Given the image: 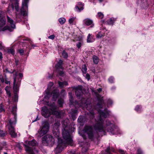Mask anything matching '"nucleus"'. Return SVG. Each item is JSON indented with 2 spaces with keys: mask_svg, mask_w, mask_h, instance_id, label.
Returning <instances> with one entry per match:
<instances>
[{
  "mask_svg": "<svg viewBox=\"0 0 154 154\" xmlns=\"http://www.w3.org/2000/svg\"><path fill=\"white\" fill-rule=\"evenodd\" d=\"M53 132L54 135L57 138L58 140L57 146L54 151L56 153H58L61 152L64 147L66 146V145H72L73 141L72 137L68 131H63L62 135L63 139V140L59 137V132L58 129L55 130L53 128Z\"/></svg>",
  "mask_w": 154,
  "mask_h": 154,
  "instance_id": "f257e3e1",
  "label": "nucleus"
},
{
  "mask_svg": "<svg viewBox=\"0 0 154 154\" xmlns=\"http://www.w3.org/2000/svg\"><path fill=\"white\" fill-rule=\"evenodd\" d=\"M100 115V116L97 118L95 119L96 123L94 125L95 130L99 132H103L104 133V128L103 126V120L102 117L106 118L109 116L110 112L105 110L104 112L99 110L98 111Z\"/></svg>",
  "mask_w": 154,
  "mask_h": 154,
  "instance_id": "f03ea898",
  "label": "nucleus"
},
{
  "mask_svg": "<svg viewBox=\"0 0 154 154\" xmlns=\"http://www.w3.org/2000/svg\"><path fill=\"white\" fill-rule=\"evenodd\" d=\"M57 108L55 105L51 106L49 109L45 106L43 107L42 108V114L45 118H48L51 115H54L58 118H61L63 112L62 111L57 110Z\"/></svg>",
  "mask_w": 154,
  "mask_h": 154,
  "instance_id": "7ed1b4c3",
  "label": "nucleus"
},
{
  "mask_svg": "<svg viewBox=\"0 0 154 154\" xmlns=\"http://www.w3.org/2000/svg\"><path fill=\"white\" fill-rule=\"evenodd\" d=\"M28 1V0H23L20 11H17L16 12V20L17 22L21 21L24 17L27 15Z\"/></svg>",
  "mask_w": 154,
  "mask_h": 154,
  "instance_id": "20e7f679",
  "label": "nucleus"
},
{
  "mask_svg": "<svg viewBox=\"0 0 154 154\" xmlns=\"http://www.w3.org/2000/svg\"><path fill=\"white\" fill-rule=\"evenodd\" d=\"M16 108L15 107H14L12 109V113L14 115V119L9 120V126L8 127V129L10 134L12 137H16L17 136V134L15 132L14 128L13 126L15 125L17 122V115L16 113Z\"/></svg>",
  "mask_w": 154,
  "mask_h": 154,
  "instance_id": "39448f33",
  "label": "nucleus"
},
{
  "mask_svg": "<svg viewBox=\"0 0 154 154\" xmlns=\"http://www.w3.org/2000/svg\"><path fill=\"white\" fill-rule=\"evenodd\" d=\"M83 131L84 133L87 135L88 138L91 140L97 137V133L92 126L85 125Z\"/></svg>",
  "mask_w": 154,
  "mask_h": 154,
  "instance_id": "423d86ee",
  "label": "nucleus"
},
{
  "mask_svg": "<svg viewBox=\"0 0 154 154\" xmlns=\"http://www.w3.org/2000/svg\"><path fill=\"white\" fill-rule=\"evenodd\" d=\"M49 124L46 121L44 122L42 124V126L40 128L36 134L37 136L41 137L46 134L49 130Z\"/></svg>",
  "mask_w": 154,
  "mask_h": 154,
  "instance_id": "0eeeda50",
  "label": "nucleus"
},
{
  "mask_svg": "<svg viewBox=\"0 0 154 154\" xmlns=\"http://www.w3.org/2000/svg\"><path fill=\"white\" fill-rule=\"evenodd\" d=\"M28 145L24 144V145L26 151L29 154H35V153H38L37 150H34L31 146H36L37 144V142L35 140H33L31 141L28 142Z\"/></svg>",
  "mask_w": 154,
  "mask_h": 154,
  "instance_id": "6e6552de",
  "label": "nucleus"
},
{
  "mask_svg": "<svg viewBox=\"0 0 154 154\" xmlns=\"http://www.w3.org/2000/svg\"><path fill=\"white\" fill-rule=\"evenodd\" d=\"M42 142L45 145L52 146L55 143V140L51 135L47 134L42 138Z\"/></svg>",
  "mask_w": 154,
  "mask_h": 154,
  "instance_id": "1a4fd4ad",
  "label": "nucleus"
},
{
  "mask_svg": "<svg viewBox=\"0 0 154 154\" xmlns=\"http://www.w3.org/2000/svg\"><path fill=\"white\" fill-rule=\"evenodd\" d=\"M7 21L9 23L11 27L8 26H6L3 28L2 31H4L8 30L10 32L12 31L13 30L15 29V25L13 20L8 16H7Z\"/></svg>",
  "mask_w": 154,
  "mask_h": 154,
  "instance_id": "9d476101",
  "label": "nucleus"
},
{
  "mask_svg": "<svg viewBox=\"0 0 154 154\" xmlns=\"http://www.w3.org/2000/svg\"><path fill=\"white\" fill-rule=\"evenodd\" d=\"M82 86H79L75 88L74 89L75 90V95L77 97H78L79 99L84 98L82 97L83 92L82 90Z\"/></svg>",
  "mask_w": 154,
  "mask_h": 154,
  "instance_id": "9b49d317",
  "label": "nucleus"
},
{
  "mask_svg": "<svg viewBox=\"0 0 154 154\" xmlns=\"http://www.w3.org/2000/svg\"><path fill=\"white\" fill-rule=\"evenodd\" d=\"M52 95L53 100L56 101L59 95V92L58 90L55 89L51 93L50 92V95H48V97H45V98H49L51 95Z\"/></svg>",
  "mask_w": 154,
  "mask_h": 154,
  "instance_id": "f8f14e48",
  "label": "nucleus"
},
{
  "mask_svg": "<svg viewBox=\"0 0 154 154\" xmlns=\"http://www.w3.org/2000/svg\"><path fill=\"white\" fill-rule=\"evenodd\" d=\"M80 106L85 107L88 109V107L91 105V103L89 101V99L83 98L81 101Z\"/></svg>",
  "mask_w": 154,
  "mask_h": 154,
  "instance_id": "ddd939ff",
  "label": "nucleus"
},
{
  "mask_svg": "<svg viewBox=\"0 0 154 154\" xmlns=\"http://www.w3.org/2000/svg\"><path fill=\"white\" fill-rule=\"evenodd\" d=\"M17 75V73H16L15 74L14 76V79L13 82V89L15 91H17L18 90V85L19 84V82H17L16 83V77Z\"/></svg>",
  "mask_w": 154,
  "mask_h": 154,
  "instance_id": "4468645a",
  "label": "nucleus"
},
{
  "mask_svg": "<svg viewBox=\"0 0 154 154\" xmlns=\"http://www.w3.org/2000/svg\"><path fill=\"white\" fill-rule=\"evenodd\" d=\"M84 4L81 2H79L78 3L77 5L75 7V11H77L80 12L83 9Z\"/></svg>",
  "mask_w": 154,
  "mask_h": 154,
  "instance_id": "2eb2a0df",
  "label": "nucleus"
},
{
  "mask_svg": "<svg viewBox=\"0 0 154 154\" xmlns=\"http://www.w3.org/2000/svg\"><path fill=\"white\" fill-rule=\"evenodd\" d=\"M62 125L64 128L63 130L68 131L67 129V127L69 125V121L68 119H66L64 120L62 122Z\"/></svg>",
  "mask_w": 154,
  "mask_h": 154,
  "instance_id": "dca6fc26",
  "label": "nucleus"
},
{
  "mask_svg": "<svg viewBox=\"0 0 154 154\" xmlns=\"http://www.w3.org/2000/svg\"><path fill=\"white\" fill-rule=\"evenodd\" d=\"M95 38L94 35H92L90 34H89L87 37V41L88 43L92 42L94 41Z\"/></svg>",
  "mask_w": 154,
  "mask_h": 154,
  "instance_id": "f3484780",
  "label": "nucleus"
},
{
  "mask_svg": "<svg viewBox=\"0 0 154 154\" xmlns=\"http://www.w3.org/2000/svg\"><path fill=\"white\" fill-rule=\"evenodd\" d=\"M54 85L53 83L52 82H50L48 85L47 89L46 92V97H48V95H50V92L51 91V87Z\"/></svg>",
  "mask_w": 154,
  "mask_h": 154,
  "instance_id": "a211bd4d",
  "label": "nucleus"
},
{
  "mask_svg": "<svg viewBox=\"0 0 154 154\" xmlns=\"http://www.w3.org/2000/svg\"><path fill=\"white\" fill-rule=\"evenodd\" d=\"M83 22L84 24L86 25L89 26L92 24L93 22L91 20L88 18H87L84 20Z\"/></svg>",
  "mask_w": 154,
  "mask_h": 154,
  "instance_id": "6ab92c4d",
  "label": "nucleus"
},
{
  "mask_svg": "<svg viewBox=\"0 0 154 154\" xmlns=\"http://www.w3.org/2000/svg\"><path fill=\"white\" fill-rule=\"evenodd\" d=\"M104 104V102L103 100V97L100 99H98V102L97 104V106L100 108H102L103 107V104Z\"/></svg>",
  "mask_w": 154,
  "mask_h": 154,
  "instance_id": "aec40b11",
  "label": "nucleus"
},
{
  "mask_svg": "<svg viewBox=\"0 0 154 154\" xmlns=\"http://www.w3.org/2000/svg\"><path fill=\"white\" fill-rule=\"evenodd\" d=\"M63 61L61 60H60L56 66V68L57 69H63L62 64L63 63Z\"/></svg>",
  "mask_w": 154,
  "mask_h": 154,
  "instance_id": "412c9836",
  "label": "nucleus"
},
{
  "mask_svg": "<svg viewBox=\"0 0 154 154\" xmlns=\"http://www.w3.org/2000/svg\"><path fill=\"white\" fill-rule=\"evenodd\" d=\"M14 6H15V9L16 11H19V3L17 1L16 2L14 5L13 4H12L11 6L13 10L14 9Z\"/></svg>",
  "mask_w": 154,
  "mask_h": 154,
  "instance_id": "4be33fe9",
  "label": "nucleus"
},
{
  "mask_svg": "<svg viewBox=\"0 0 154 154\" xmlns=\"http://www.w3.org/2000/svg\"><path fill=\"white\" fill-rule=\"evenodd\" d=\"M116 20V19L112 17L107 21V23L109 25H112L114 23V22Z\"/></svg>",
  "mask_w": 154,
  "mask_h": 154,
  "instance_id": "5701e85b",
  "label": "nucleus"
},
{
  "mask_svg": "<svg viewBox=\"0 0 154 154\" xmlns=\"http://www.w3.org/2000/svg\"><path fill=\"white\" fill-rule=\"evenodd\" d=\"M58 84L59 86L61 88H63L65 86L68 85V83L66 81H64L63 82H58Z\"/></svg>",
  "mask_w": 154,
  "mask_h": 154,
  "instance_id": "b1692460",
  "label": "nucleus"
},
{
  "mask_svg": "<svg viewBox=\"0 0 154 154\" xmlns=\"http://www.w3.org/2000/svg\"><path fill=\"white\" fill-rule=\"evenodd\" d=\"M105 36V33L101 32H99L96 35V37L97 38H101Z\"/></svg>",
  "mask_w": 154,
  "mask_h": 154,
  "instance_id": "393cba45",
  "label": "nucleus"
},
{
  "mask_svg": "<svg viewBox=\"0 0 154 154\" xmlns=\"http://www.w3.org/2000/svg\"><path fill=\"white\" fill-rule=\"evenodd\" d=\"M19 89V87L18 86V90L17 91H15L14 90V98L13 99L14 101L16 102L17 101L18 98V96L17 94V92L18 91Z\"/></svg>",
  "mask_w": 154,
  "mask_h": 154,
  "instance_id": "a878e982",
  "label": "nucleus"
},
{
  "mask_svg": "<svg viewBox=\"0 0 154 154\" xmlns=\"http://www.w3.org/2000/svg\"><path fill=\"white\" fill-rule=\"evenodd\" d=\"M93 58L94 63L95 64H97L99 62L98 58L96 56H94Z\"/></svg>",
  "mask_w": 154,
  "mask_h": 154,
  "instance_id": "bb28decb",
  "label": "nucleus"
},
{
  "mask_svg": "<svg viewBox=\"0 0 154 154\" xmlns=\"http://www.w3.org/2000/svg\"><path fill=\"white\" fill-rule=\"evenodd\" d=\"M142 106L141 105H137L135 108V110L137 112H141Z\"/></svg>",
  "mask_w": 154,
  "mask_h": 154,
  "instance_id": "cd10ccee",
  "label": "nucleus"
},
{
  "mask_svg": "<svg viewBox=\"0 0 154 154\" xmlns=\"http://www.w3.org/2000/svg\"><path fill=\"white\" fill-rule=\"evenodd\" d=\"M59 21L61 24H63L65 23L66 20L64 18H60L59 19Z\"/></svg>",
  "mask_w": 154,
  "mask_h": 154,
  "instance_id": "c85d7f7f",
  "label": "nucleus"
},
{
  "mask_svg": "<svg viewBox=\"0 0 154 154\" xmlns=\"http://www.w3.org/2000/svg\"><path fill=\"white\" fill-rule=\"evenodd\" d=\"M62 55L64 58H67L68 56L67 53L65 50L63 51L62 53Z\"/></svg>",
  "mask_w": 154,
  "mask_h": 154,
  "instance_id": "c756f323",
  "label": "nucleus"
},
{
  "mask_svg": "<svg viewBox=\"0 0 154 154\" xmlns=\"http://www.w3.org/2000/svg\"><path fill=\"white\" fill-rule=\"evenodd\" d=\"M63 100L62 99H60L58 100V103L60 107H61L63 106Z\"/></svg>",
  "mask_w": 154,
  "mask_h": 154,
  "instance_id": "7c9ffc66",
  "label": "nucleus"
},
{
  "mask_svg": "<svg viewBox=\"0 0 154 154\" xmlns=\"http://www.w3.org/2000/svg\"><path fill=\"white\" fill-rule=\"evenodd\" d=\"M8 88H9L7 86L5 88V90L7 94L8 95L9 97H10L11 96V94L10 91L8 90Z\"/></svg>",
  "mask_w": 154,
  "mask_h": 154,
  "instance_id": "2f4dec72",
  "label": "nucleus"
},
{
  "mask_svg": "<svg viewBox=\"0 0 154 154\" xmlns=\"http://www.w3.org/2000/svg\"><path fill=\"white\" fill-rule=\"evenodd\" d=\"M97 16L100 19H102L103 18L104 15L102 13L99 12L97 14Z\"/></svg>",
  "mask_w": 154,
  "mask_h": 154,
  "instance_id": "473e14b6",
  "label": "nucleus"
},
{
  "mask_svg": "<svg viewBox=\"0 0 154 154\" xmlns=\"http://www.w3.org/2000/svg\"><path fill=\"white\" fill-rule=\"evenodd\" d=\"M60 125V123L58 122H57L55 123L54 124V128H53L55 129H57L58 128L59 126Z\"/></svg>",
  "mask_w": 154,
  "mask_h": 154,
  "instance_id": "72a5a7b5",
  "label": "nucleus"
},
{
  "mask_svg": "<svg viewBox=\"0 0 154 154\" xmlns=\"http://www.w3.org/2000/svg\"><path fill=\"white\" fill-rule=\"evenodd\" d=\"M5 17V13L0 11V19L4 18Z\"/></svg>",
  "mask_w": 154,
  "mask_h": 154,
  "instance_id": "f704fd0d",
  "label": "nucleus"
},
{
  "mask_svg": "<svg viewBox=\"0 0 154 154\" xmlns=\"http://www.w3.org/2000/svg\"><path fill=\"white\" fill-rule=\"evenodd\" d=\"M7 134L6 132H4L0 129V137H3Z\"/></svg>",
  "mask_w": 154,
  "mask_h": 154,
  "instance_id": "c9c22d12",
  "label": "nucleus"
},
{
  "mask_svg": "<svg viewBox=\"0 0 154 154\" xmlns=\"http://www.w3.org/2000/svg\"><path fill=\"white\" fill-rule=\"evenodd\" d=\"M8 52L9 53L14 55L15 53L14 49L13 48H10L8 50Z\"/></svg>",
  "mask_w": 154,
  "mask_h": 154,
  "instance_id": "e433bc0d",
  "label": "nucleus"
},
{
  "mask_svg": "<svg viewBox=\"0 0 154 154\" xmlns=\"http://www.w3.org/2000/svg\"><path fill=\"white\" fill-rule=\"evenodd\" d=\"M94 113L93 112H90L89 115L91 119H93L94 117Z\"/></svg>",
  "mask_w": 154,
  "mask_h": 154,
  "instance_id": "4c0bfd02",
  "label": "nucleus"
},
{
  "mask_svg": "<svg viewBox=\"0 0 154 154\" xmlns=\"http://www.w3.org/2000/svg\"><path fill=\"white\" fill-rule=\"evenodd\" d=\"M82 71L83 73H86L87 71V68L85 65H84V67H82Z\"/></svg>",
  "mask_w": 154,
  "mask_h": 154,
  "instance_id": "58836bf2",
  "label": "nucleus"
},
{
  "mask_svg": "<svg viewBox=\"0 0 154 154\" xmlns=\"http://www.w3.org/2000/svg\"><path fill=\"white\" fill-rule=\"evenodd\" d=\"M105 151L107 154H110V148L109 146L105 150Z\"/></svg>",
  "mask_w": 154,
  "mask_h": 154,
  "instance_id": "ea45409f",
  "label": "nucleus"
},
{
  "mask_svg": "<svg viewBox=\"0 0 154 154\" xmlns=\"http://www.w3.org/2000/svg\"><path fill=\"white\" fill-rule=\"evenodd\" d=\"M74 20L75 18L73 17L70 19L69 20V23H70V24L72 23L74 21Z\"/></svg>",
  "mask_w": 154,
  "mask_h": 154,
  "instance_id": "a19ab883",
  "label": "nucleus"
},
{
  "mask_svg": "<svg viewBox=\"0 0 154 154\" xmlns=\"http://www.w3.org/2000/svg\"><path fill=\"white\" fill-rule=\"evenodd\" d=\"M113 80L114 78L112 77H111L109 79V82L111 83H112L113 82Z\"/></svg>",
  "mask_w": 154,
  "mask_h": 154,
  "instance_id": "79ce46f5",
  "label": "nucleus"
},
{
  "mask_svg": "<svg viewBox=\"0 0 154 154\" xmlns=\"http://www.w3.org/2000/svg\"><path fill=\"white\" fill-rule=\"evenodd\" d=\"M112 101L111 100L109 99L108 100L107 104L108 105H111L112 104Z\"/></svg>",
  "mask_w": 154,
  "mask_h": 154,
  "instance_id": "37998d69",
  "label": "nucleus"
},
{
  "mask_svg": "<svg viewBox=\"0 0 154 154\" xmlns=\"http://www.w3.org/2000/svg\"><path fill=\"white\" fill-rule=\"evenodd\" d=\"M82 45V43L81 42H79L78 44H77L76 46L77 48H80Z\"/></svg>",
  "mask_w": 154,
  "mask_h": 154,
  "instance_id": "c03bdc74",
  "label": "nucleus"
},
{
  "mask_svg": "<svg viewBox=\"0 0 154 154\" xmlns=\"http://www.w3.org/2000/svg\"><path fill=\"white\" fill-rule=\"evenodd\" d=\"M19 52L20 54L21 55H23L24 51L23 49H20L19 50Z\"/></svg>",
  "mask_w": 154,
  "mask_h": 154,
  "instance_id": "a18cd8bd",
  "label": "nucleus"
},
{
  "mask_svg": "<svg viewBox=\"0 0 154 154\" xmlns=\"http://www.w3.org/2000/svg\"><path fill=\"white\" fill-rule=\"evenodd\" d=\"M55 36L54 35H51L50 36H49L48 38H49L51 39H54V38Z\"/></svg>",
  "mask_w": 154,
  "mask_h": 154,
  "instance_id": "49530a36",
  "label": "nucleus"
},
{
  "mask_svg": "<svg viewBox=\"0 0 154 154\" xmlns=\"http://www.w3.org/2000/svg\"><path fill=\"white\" fill-rule=\"evenodd\" d=\"M0 79L1 81L3 83L5 82V80L3 78V76L2 75H0Z\"/></svg>",
  "mask_w": 154,
  "mask_h": 154,
  "instance_id": "de8ad7c7",
  "label": "nucleus"
},
{
  "mask_svg": "<svg viewBox=\"0 0 154 154\" xmlns=\"http://www.w3.org/2000/svg\"><path fill=\"white\" fill-rule=\"evenodd\" d=\"M106 124L107 126H109L111 124L110 121L108 120H107L106 121Z\"/></svg>",
  "mask_w": 154,
  "mask_h": 154,
  "instance_id": "09e8293b",
  "label": "nucleus"
},
{
  "mask_svg": "<svg viewBox=\"0 0 154 154\" xmlns=\"http://www.w3.org/2000/svg\"><path fill=\"white\" fill-rule=\"evenodd\" d=\"M137 154H143V152L142 150L140 149H138L137 151Z\"/></svg>",
  "mask_w": 154,
  "mask_h": 154,
  "instance_id": "8fccbe9b",
  "label": "nucleus"
},
{
  "mask_svg": "<svg viewBox=\"0 0 154 154\" xmlns=\"http://www.w3.org/2000/svg\"><path fill=\"white\" fill-rule=\"evenodd\" d=\"M69 100L71 104H72L73 103V98L72 97L69 98Z\"/></svg>",
  "mask_w": 154,
  "mask_h": 154,
  "instance_id": "3c124183",
  "label": "nucleus"
},
{
  "mask_svg": "<svg viewBox=\"0 0 154 154\" xmlns=\"http://www.w3.org/2000/svg\"><path fill=\"white\" fill-rule=\"evenodd\" d=\"M119 152L121 153V154H125V152L122 149H120L119 150Z\"/></svg>",
  "mask_w": 154,
  "mask_h": 154,
  "instance_id": "603ef678",
  "label": "nucleus"
},
{
  "mask_svg": "<svg viewBox=\"0 0 154 154\" xmlns=\"http://www.w3.org/2000/svg\"><path fill=\"white\" fill-rule=\"evenodd\" d=\"M90 75H89V74H86L85 77L86 79H88V80H89L90 79Z\"/></svg>",
  "mask_w": 154,
  "mask_h": 154,
  "instance_id": "864d4df0",
  "label": "nucleus"
},
{
  "mask_svg": "<svg viewBox=\"0 0 154 154\" xmlns=\"http://www.w3.org/2000/svg\"><path fill=\"white\" fill-rule=\"evenodd\" d=\"M4 48V47L2 45V42H0V50Z\"/></svg>",
  "mask_w": 154,
  "mask_h": 154,
  "instance_id": "5fc2aeb1",
  "label": "nucleus"
},
{
  "mask_svg": "<svg viewBox=\"0 0 154 154\" xmlns=\"http://www.w3.org/2000/svg\"><path fill=\"white\" fill-rule=\"evenodd\" d=\"M69 154H75V152L73 150H70L69 151Z\"/></svg>",
  "mask_w": 154,
  "mask_h": 154,
  "instance_id": "6e6d98bb",
  "label": "nucleus"
},
{
  "mask_svg": "<svg viewBox=\"0 0 154 154\" xmlns=\"http://www.w3.org/2000/svg\"><path fill=\"white\" fill-rule=\"evenodd\" d=\"M5 70L6 71V72L10 73H13L15 71V70H14L12 72H11L9 71H8V69H6Z\"/></svg>",
  "mask_w": 154,
  "mask_h": 154,
  "instance_id": "4d7b16f0",
  "label": "nucleus"
},
{
  "mask_svg": "<svg viewBox=\"0 0 154 154\" xmlns=\"http://www.w3.org/2000/svg\"><path fill=\"white\" fill-rule=\"evenodd\" d=\"M59 73L60 76H62L63 74V72L62 71H60L59 72Z\"/></svg>",
  "mask_w": 154,
  "mask_h": 154,
  "instance_id": "13d9d810",
  "label": "nucleus"
},
{
  "mask_svg": "<svg viewBox=\"0 0 154 154\" xmlns=\"http://www.w3.org/2000/svg\"><path fill=\"white\" fill-rule=\"evenodd\" d=\"M2 58L3 57L2 53L1 52H0V60H2Z\"/></svg>",
  "mask_w": 154,
  "mask_h": 154,
  "instance_id": "bf43d9fd",
  "label": "nucleus"
},
{
  "mask_svg": "<svg viewBox=\"0 0 154 154\" xmlns=\"http://www.w3.org/2000/svg\"><path fill=\"white\" fill-rule=\"evenodd\" d=\"M69 98H71V97L72 98V97H73L72 95V94L71 92H69Z\"/></svg>",
  "mask_w": 154,
  "mask_h": 154,
  "instance_id": "052dcab7",
  "label": "nucleus"
},
{
  "mask_svg": "<svg viewBox=\"0 0 154 154\" xmlns=\"http://www.w3.org/2000/svg\"><path fill=\"white\" fill-rule=\"evenodd\" d=\"M5 83L6 84H10V81H7L6 80H5Z\"/></svg>",
  "mask_w": 154,
  "mask_h": 154,
  "instance_id": "680f3d73",
  "label": "nucleus"
},
{
  "mask_svg": "<svg viewBox=\"0 0 154 154\" xmlns=\"http://www.w3.org/2000/svg\"><path fill=\"white\" fill-rule=\"evenodd\" d=\"M19 76L20 77H22L23 76V74L21 73H20L19 74Z\"/></svg>",
  "mask_w": 154,
  "mask_h": 154,
  "instance_id": "e2e57ef3",
  "label": "nucleus"
},
{
  "mask_svg": "<svg viewBox=\"0 0 154 154\" xmlns=\"http://www.w3.org/2000/svg\"><path fill=\"white\" fill-rule=\"evenodd\" d=\"M18 60H16L15 61V63H16V65H18Z\"/></svg>",
  "mask_w": 154,
  "mask_h": 154,
  "instance_id": "0e129e2a",
  "label": "nucleus"
},
{
  "mask_svg": "<svg viewBox=\"0 0 154 154\" xmlns=\"http://www.w3.org/2000/svg\"><path fill=\"white\" fill-rule=\"evenodd\" d=\"M102 90V89L101 88H100L99 89H98V91L100 92V91H101Z\"/></svg>",
  "mask_w": 154,
  "mask_h": 154,
  "instance_id": "69168bd1",
  "label": "nucleus"
},
{
  "mask_svg": "<svg viewBox=\"0 0 154 154\" xmlns=\"http://www.w3.org/2000/svg\"><path fill=\"white\" fill-rule=\"evenodd\" d=\"M99 1L100 2H103V0H99Z\"/></svg>",
  "mask_w": 154,
  "mask_h": 154,
  "instance_id": "338daca9",
  "label": "nucleus"
},
{
  "mask_svg": "<svg viewBox=\"0 0 154 154\" xmlns=\"http://www.w3.org/2000/svg\"><path fill=\"white\" fill-rule=\"evenodd\" d=\"M10 6H8V8H10Z\"/></svg>",
  "mask_w": 154,
  "mask_h": 154,
  "instance_id": "774afa93",
  "label": "nucleus"
}]
</instances>
